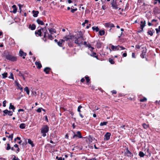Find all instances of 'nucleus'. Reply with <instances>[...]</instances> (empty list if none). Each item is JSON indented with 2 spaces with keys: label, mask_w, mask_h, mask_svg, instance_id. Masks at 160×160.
Returning a JSON list of instances; mask_svg holds the SVG:
<instances>
[{
  "label": "nucleus",
  "mask_w": 160,
  "mask_h": 160,
  "mask_svg": "<svg viewBox=\"0 0 160 160\" xmlns=\"http://www.w3.org/2000/svg\"><path fill=\"white\" fill-rule=\"evenodd\" d=\"M64 40L60 39L58 42L57 44L59 47H62V44L65 41H68V44L69 47H72L73 46V41L72 39L74 38V36L72 35H66L63 38Z\"/></svg>",
  "instance_id": "1"
},
{
  "label": "nucleus",
  "mask_w": 160,
  "mask_h": 160,
  "mask_svg": "<svg viewBox=\"0 0 160 160\" xmlns=\"http://www.w3.org/2000/svg\"><path fill=\"white\" fill-rule=\"evenodd\" d=\"M75 39L74 41V43L77 44L78 46H80L81 44H83V41L84 40L82 36H81L78 38L74 37V38L73 39ZM72 40H73V39Z\"/></svg>",
  "instance_id": "2"
},
{
  "label": "nucleus",
  "mask_w": 160,
  "mask_h": 160,
  "mask_svg": "<svg viewBox=\"0 0 160 160\" xmlns=\"http://www.w3.org/2000/svg\"><path fill=\"white\" fill-rule=\"evenodd\" d=\"M49 128L47 125L43 126L41 129V133L42 134V136L45 137L46 136V133L49 131Z\"/></svg>",
  "instance_id": "3"
},
{
  "label": "nucleus",
  "mask_w": 160,
  "mask_h": 160,
  "mask_svg": "<svg viewBox=\"0 0 160 160\" xmlns=\"http://www.w3.org/2000/svg\"><path fill=\"white\" fill-rule=\"evenodd\" d=\"M6 58L8 60L12 61H15L17 60V58L14 56L9 54H8L6 56Z\"/></svg>",
  "instance_id": "4"
},
{
  "label": "nucleus",
  "mask_w": 160,
  "mask_h": 160,
  "mask_svg": "<svg viewBox=\"0 0 160 160\" xmlns=\"http://www.w3.org/2000/svg\"><path fill=\"white\" fill-rule=\"evenodd\" d=\"M142 48L143 49L142 54H141V57L143 58H145L146 55V53L147 52V49L145 47H142Z\"/></svg>",
  "instance_id": "5"
},
{
  "label": "nucleus",
  "mask_w": 160,
  "mask_h": 160,
  "mask_svg": "<svg viewBox=\"0 0 160 160\" xmlns=\"http://www.w3.org/2000/svg\"><path fill=\"white\" fill-rule=\"evenodd\" d=\"M73 133L74 134V135L73 136L72 138H74L76 137H77L78 138H82L83 137L81 135V134L80 132L79 131H78L77 132L76 134H75V133L73 132Z\"/></svg>",
  "instance_id": "6"
},
{
  "label": "nucleus",
  "mask_w": 160,
  "mask_h": 160,
  "mask_svg": "<svg viewBox=\"0 0 160 160\" xmlns=\"http://www.w3.org/2000/svg\"><path fill=\"white\" fill-rule=\"evenodd\" d=\"M125 154L128 157H132L133 155L132 153L128 150V148L126 149V152H125Z\"/></svg>",
  "instance_id": "7"
},
{
  "label": "nucleus",
  "mask_w": 160,
  "mask_h": 160,
  "mask_svg": "<svg viewBox=\"0 0 160 160\" xmlns=\"http://www.w3.org/2000/svg\"><path fill=\"white\" fill-rule=\"evenodd\" d=\"M111 135V134L110 133L107 132L104 135V139H106V140H109L110 139Z\"/></svg>",
  "instance_id": "8"
},
{
  "label": "nucleus",
  "mask_w": 160,
  "mask_h": 160,
  "mask_svg": "<svg viewBox=\"0 0 160 160\" xmlns=\"http://www.w3.org/2000/svg\"><path fill=\"white\" fill-rule=\"evenodd\" d=\"M19 54L20 56L22 57L23 59L25 58V56H26L27 54L26 53L24 52L22 50H20L19 51Z\"/></svg>",
  "instance_id": "9"
},
{
  "label": "nucleus",
  "mask_w": 160,
  "mask_h": 160,
  "mask_svg": "<svg viewBox=\"0 0 160 160\" xmlns=\"http://www.w3.org/2000/svg\"><path fill=\"white\" fill-rule=\"evenodd\" d=\"M141 24H140V27H141V28L142 29V31L143 30V28L146 25V22L145 20L142 21L140 22Z\"/></svg>",
  "instance_id": "10"
},
{
  "label": "nucleus",
  "mask_w": 160,
  "mask_h": 160,
  "mask_svg": "<svg viewBox=\"0 0 160 160\" xmlns=\"http://www.w3.org/2000/svg\"><path fill=\"white\" fill-rule=\"evenodd\" d=\"M105 26L107 27L114 28L115 26L114 24L110 23H106L105 24Z\"/></svg>",
  "instance_id": "11"
},
{
  "label": "nucleus",
  "mask_w": 160,
  "mask_h": 160,
  "mask_svg": "<svg viewBox=\"0 0 160 160\" xmlns=\"http://www.w3.org/2000/svg\"><path fill=\"white\" fill-rule=\"evenodd\" d=\"M82 108V106H81V105H79L78 107V109H77L78 111L79 112V114L80 116L82 118L83 117V116H82V115L81 113V111L80 110V109L81 108Z\"/></svg>",
  "instance_id": "12"
},
{
  "label": "nucleus",
  "mask_w": 160,
  "mask_h": 160,
  "mask_svg": "<svg viewBox=\"0 0 160 160\" xmlns=\"http://www.w3.org/2000/svg\"><path fill=\"white\" fill-rule=\"evenodd\" d=\"M35 64L36 66H37V68H38L40 69L42 67V65L39 61H36L35 62Z\"/></svg>",
  "instance_id": "13"
},
{
  "label": "nucleus",
  "mask_w": 160,
  "mask_h": 160,
  "mask_svg": "<svg viewBox=\"0 0 160 160\" xmlns=\"http://www.w3.org/2000/svg\"><path fill=\"white\" fill-rule=\"evenodd\" d=\"M48 29L51 34H53L54 33H56V30L54 28H51L50 29Z\"/></svg>",
  "instance_id": "14"
},
{
  "label": "nucleus",
  "mask_w": 160,
  "mask_h": 160,
  "mask_svg": "<svg viewBox=\"0 0 160 160\" xmlns=\"http://www.w3.org/2000/svg\"><path fill=\"white\" fill-rule=\"evenodd\" d=\"M15 82L18 88L20 90H22L23 89L21 87V86L18 83V82L17 81H15Z\"/></svg>",
  "instance_id": "15"
},
{
  "label": "nucleus",
  "mask_w": 160,
  "mask_h": 160,
  "mask_svg": "<svg viewBox=\"0 0 160 160\" xmlns=\"http://www.w3.org/2000/svg\"><path fill=\"white\" fill-rule=\"evenodd\" d=\"M111 48L113 50H119V48H118V45L114 46L112 45Z\"/></svg>",
  "instance_id": "16"
},
{
  "label": "nucleus",
  "mask_w": 160,
  "mask_h": 160,
  "mask_svg": "<svg viewBox=\"0 0 160 160\" xmlns=\"http://www.w3.org/2000/svg\"><path fill=\"white\" fill-rule=\"evenodd\" d=\"M32 13H33V16L34 17H36L38 16V14L39 13V12L38 11L33 10Z\"/></svg>",
  "instance_id": "17"
},
{
  "label": "nucleus",
  "mask_w": 160,
  "mask_h": 160,
  "mask_svg": "<svg viewBox=\"0 0 160 160\" xmlns=\"http://www.w3.org/2000/svg\"><path fill=\"white\" fill-rule=\"evenodd\" d=\"M102 45V43L100 41H98L97 42L96 46L97 48H100Z\"/></svg>",
  "instance_id": "18"
},
{
  "label": "nucleus",
  "mask_w": 160,
  "mask_h": 160,
  "mask_svg": "<svg viewBox=\"0 0 160 160\" xmlns=\"http://www.w3.org/2000/svg\"><path fill=\"white\" fill-rule=\"evenodd\" d=\"M41 29H39L37 31H36L35 32V34L36 35H38V36H41L42 34V32Z\"/></svg>",
  "instance_id": "19"
},
{
  "label": "nucleus",
  "mask_w": 160,
  "mask_h": 160,
  "mask_svg": "<svg viewBox=\"0 0 160 160\" xmlns=\"http://www.w3.org/2000/svg\"><path fill=\"white\" fill-rule=\"evenodd\" d=\"M51 68H50L46 67L44 69V71L45 72L46 74H48Z\"/></svg>",
  "instance_id": "20"
},
{
  "label": "nucleus",
  "mask_w": 160,
  "mask_h": 160,
  "mask_svg": "<svg viewBox=\"0 0 160 160\" xmlns=\"http://www.w3.org/2000/svg\"><path fill=\"white\" fill-rule=\"evenodd\" d=\"M29 28H30L31 30H34L35 29L36 26L34 24H32V25L31 24L29 25Z\"/></svg>",
  "instance_id": "21"
},
{
  "label": "nucleus",
  "mask_w": 160,
  "mask_h": 160,
  "mask_svg": "<svg viewBox=\"0 0 160 160\" xmlns=\"http://www.w3.org/2000/svg\"><path fill=\"white\" fill-rule=\"evenodd\" d=\"M37 22L38 24L41 25H44V23L40 19H38L37 20Z\"/></svg>",
  "instance_id": "22"
},
{
  "label": "nucleus",
  "mask_w": 160,
  "mask_h": 160,
  "mask_svg": "<svg viewBox=\"0 0 160 160\" xmlns=\"http://www.w3.org/2000/svg\"><path fill=\"white\" fill-rule=\"evenodd\" d=\"M12 7L13 8V10L12 12L14 13H16L17 11V8L16 6L15 5H13Z\"/></svg>",
  "instance_id": "23"
},
{
  "label": "nucleus",
  "mask_w": 160,
  "mask_h": 160,
  "mask_svg": "<svg viewBox=\"0 0 160 160\" xmlns=\"http://www.w3.org/2000/svg\"><path fill=\"white\" fill-rule=\"evenodd\" d=\"M28 143L30 144L31 145L32 147H33L34 146V145L33 143V142L30 139H28Z\"/></svg>",
  "instance_id": "24"
},
{
  "label": "nucleus",
  "mask_w": 160,
  "mask_h": 160,
  "mask_svg": "<svg viewBox=\"0 0 160 160\" xmlns=\"http://www.w3.org/2000/svg\"><path fill=\"white\" fill-rule=\"evenodd\" d=\"M13 134L12 133L10 135L8 136V135H6V137L10 139L11 140H12L13 138Z\"/></svg>",
  "instance_id": "25"
},
{
  "label": "nucleus",
  "mask_w": 160,
  "mask_h": 160,
  "mask_svg": "<svg viewBox=\"0 0 160 160\" xmlns=\"http://www.w3.org/2000/svg\"><path fill=\"white\" fill-rule=\"evenodd\" d=\"M26 127V125L24 123H22L20 125L19 128L21 129H24Z\"/></svg>",
  "instance_id": "26"
},
{
  "label": "nucleus",
  "mask_w": 160,
  "mask_h": 160,
  "mask_svg": "<svg viewBox=\"0 0 160 160\" xmlns=\"http://www.w3.org/2000/svg\"><path fill=\"white\" fill-rule=\"evenodd\" d=\"M92 28L93 31H96L97 32L99 31V28L98 27L94 26Z\"/></svg>",
  "instance_id": "27"
},
{
  "label": "nucleus",
  "mask_w": 160,
  "mask_h": 160,
  "mask_svg": "<svg viewBox=\"0 0 160 160\" xmlns=\"http://www.w3.org/2000/svg\"><path fill=\"white\" fill-rule=\"evenodd\" d=\"M9 109H12L13 111L14 112V110L15 109V108L14 106L13 105H12V103H10V104Z\"/></svg>",
  "instance_id": "28"
},
{
  "label": "nucleus",
  "mask_w": 160,
  "mask_h": 160,
  "mask_svg": "<svg viewBox=\"0 0 160 160\" xmlns=\"http://www.w3.org/2000/svg\"><path fill=\"white\" fill-rule=\"evenodd\" d=\"M42 29L44 34H48V31L46 29V27L43 28H42Z\"/></svg>",
  "instance_id": "29"
},
{
  "label": "nucleus",
  "mask_w": 160,
  "mask_h": 160,
  "mask_svg": "<svg viewBox=\"0 0 160 160\" xmlns=\"http://www.w3.org/2000/svg\"><path fill=\"white\" fill-rule=\"evenodd\" d=\"M24 90L25 91H26L28 95L29 94V90L28 89V87H26L24 89Z\"/></svg>",
  "instance_id": "30"
},
{
  "label": "nucleus",
  "mask_w": 160,
  "mask_h": 160,
  "mask_svg": "<svg viewBox=\"0 0 160 160\" xmlns=\"http://www.w3.org/2000/svg\"><path fill=\"white\" fill-rule=\"evenodd\" d=\"M99 34L100 36H102L105 34V31L103 30H100L99 32Z\"/></svg>",
  "instance_id": "31"
},
{
  "label": "nucleus",
  "mask_w": 160,
  "mask_h": 160,
  "mask_svg": "<svg viewBox=\"0 0 160 160\" xmlns=\"http://www.w3.org/2000/svg\"><path fill=\"white\" fill-rule=\"evenodd\" d=\"M108 122H101L100 123V126H103L104 125H106L107 124Z\"/></svg>",
  "instance_id": "32"
},
{
  "label": "nucleus",
  "mask_w": 160,
  "mask_h": 160,
  "mask_svg": "<svg viewBox=\"0 0 160 160\" xmlns=\"http://www.w3.org/2000/svg\"><path fill=\"white\" fill-rule=\"evenodd\" d=\"M2 78H5L7 77L8 73L7 72H5L2 74Z\"/></svg>",
  "instance_id": "33"
},
{
  "label": "nucleus",
  "mask_w": 160,
  "mask_h": 160,
  "mask_svg": "<svg viewBox=\"0 0 160 160\" xmlns=\"http://www.w3.org/2000/svg\"><path fill=\"white\" fill-rule=\"evenodd\" d=\"M139 155L140 156V157H143L144 156L145 154L143 153V152L140 151L139 152Z\"/></svg>",
  "instance_id": "34"
},
{
  "label": "nucleus",
  "mask_w": 160,
  "mask_h": 160,
  "mask_svg": "<svg viewBox=\"0 0 160 160\" xmlns=\"http://www.w3.org/2000/svg\"><path fill=\"white\" fill-rule=\"evenodd\" d=\"M8 110L7 109H6L5 110H4L3 111V116H5L7 115V114H8Z\"/></svg>",
  "instance_id": "35"
},
{
  "label": "nucleus",
  "mask_w": 160,
  "mask_h": 160,
  "mask_svg": "<svg viewBox=\"0 0 160 160\" xmlns=\"http://www.w3.org/2000/svg\"><path fill=\"white\" fill-rule=\"evenodd\" d=\"M12 157L13 158L12 160H20L18 157L16 158V156L14 155H13Z\"/></svg>",
  "instance_id": "36"
},
{
  "label": "nucleus",
  "mask_w": 160,
  "mask_h": 160,
  "mask_svg": "<svg viewBox=\"0 0 160 160\" xmlns=\"http://www.w3.org/2000/svg\"><path fill=\"white\" fill-rule=\"evenodd\" d=\"M112 5V6L115 9H117L118 8V7L117 6L115 5L113 3V2H112L111 3Z\"/></svg>",
  "instance_id": "37"
},
{
  "label": "nucleus",
  "mask_w": 160,
  "mask_h": 160,
  "mask_svg": "<svg viewBox=\"0 0 160 160\" xmlns=\"http://www.w3.org/2000/svg\"><path fill=\"white\" fill-rule=\"evenodd\" d=\"M109 62L111 64H113L114 63V62L113 61V59H112V58H110L109 59Z\"/></svg>",
  "instance_id": "38"
},
{
  "label": "nucleus",
  "mask_w": 160,
  "mask_h": 160,
  "mask_svg": "<svg viewBox=\"0 0 160 160\" xmlns=\"http://www.w3.org/2000/svg\"><path fill=\"white\" fill-rule=\"evenodd\" d=\"M142 126L145 129H147L148 128V126L146 123H144L142 124Z\"/></svg>",
  "instance_id": "39"
},
{
  "label": "nucleus",
  "mask_w": 160,
  "mask_h": 160,
  "mask_svg": "<svg viewBox=\"0 0 160 160\" xmlns=\"http://www.w3.org/2000/svg\"><path fill=\"white\" fill-rule=\"evenodd\" d=\"M7 147L6 148V149L7 150H8L11 149V147L10 146V145L9 143L7 144Z\"/></svg>",
  "instance_id": "40"
},
{
  "label": "nucleus",
  "mask_w": 160,
  "mask_h": 160,
  "mask_svg": "<svg viewBox=\"0 0 160 160\" xmlns=\"http://www.w3.org/2000/svg\"><path fill=\"white\" fill-rule=\"evenodd\" d=\"M8 78H12L14 80V77L13 76V74L12 72L10 73V75L9 76Z\"/></svg>",
  "instance_id": "41"
},
{
  "label": "nucleus",
  "mask_w": 160,
  "mask_h": 160,
  "mask_svg": "<svg viewBox=\"0 0 160 160\" xmlns=\"http://www.w3.org/2000/svg\"><path fill=\"white\" fill-rule=\"evenodd\" d=\"M48 39L50 40H52L53 39V38L51 34H48Z\"/></svg>",
  "instance_id": "42"
},
{
  "label": "nucleus",
  "mask_w": 160,
  "mask_h": 160,
  "mask_svg": "<svg viewBox=\"0 0 160 160\" xmlns=\"http://www.w3.org/2000/svg\"><path fill=\"white\" fill-rule=\"evenodd\" d=\"M118 48H119V50H124L125 48L122 46L118 45Z\"/></svg>",
  "instance_id": "43"
},
{
  "label": "nucleus",
  "mask_w": 160,
  "mask_h": 160,
  "mask_svg": "<svg viewBox=\"0 0 160 160\" xmlns=\"http://www.w3.org/2000/svg\"><path fill=\"white\" fill-rule=\"evenodd\" d=\"M96 53L94 52L92 53V55L91 56L93 57H94L98 59V56H96Z\"/></svg>",
  "instance_id": "44"
},
{
  "label": "nucleus",
  "mask_w": 160,
  "mask_h": 160,
  "mask_svg": "<svg viewBox=\"0 0 160 160\" xmlns=\"http://www.w3.org/2000/svg\"><path fill=\"white\" fill-rule=\"evenodd\" d=\"M13 112L11 111H8V114L9 116H11L12 115Z\"/></svg>",
  "instance_id": "45"
},
{
  "label": "nucleus",
  "mask_w": 160,
  "mask_h": 160,
  "mask_svg": "<svg viewBox=\"0 0 160 160\" xmlns=\"http://www.w3.org/2000/svg\"><path fill=\"white\" fill-rule=\"evenodd\" d=\"M85 78L87 82L88 83L90 81L89 77L88 76H85Z\"/></svg>",
  "instance_id": "46"
},
{
  "label": "nucleus",
  "mask_w": 160,
  "mask_h": 160,
  "mask_svg": "<svg viewBox=\"0 0 160 160\" xmlns=\"http://www.w3.org/2000/svg\"><path fill=\"white\" fill-rule=\"evenodd\" d=\"M71 12L72 13H74L75 11H76L77 10V8H76L75 9H72V8H71Z\"/></svg>",
  "instance_id": "47"
},
{
  "label": "nucleus",
  "mask_w": 160,
  "mask_h": 160,
  "mask_svg": "<svg viewBox=\"0 0 160 160\" xmlns=\"http://www.w3.org/2000/svg\"><path fill=\"white\" fill-rule=\"evenodd\" d=\"M18 6L19 7V9L20 10V12H21V11H22L21 8L22 7L23 5H21L20 4H18Z\"/></svg>",
  "instance_id": "48"
},
{
  "label": "nucleus",
  "mask_w": 160,
  "mask_h": 160,
  "mask_svg": "<svg viewBox=\"0 0 160 160\" xmlns=\"http://www.w3.org/2000/svg\"><path fill=\"white\" fill-rule=\"evenodd\" d=\"M148 33L151 36H152L153 35V33L151 31H148Z\"/></svg>",
  "instance_id": "49"
},
{
  "label": "nucleus",
  "mask_w": 160,
  "mask_h": 160,
  "mask_svg": "<svg viewBox=\"0 0 160 160\" xmlns=\"http://www.w3.org/2000/svg\"><path fill=\"white\" fill-rule=\"evenodd\" d=\"M147 100V98H143L142 99H141L140 100V101L141 102H143L145 101H146Z\"/></svg>",
  "instance_id": "50"
},
{
  "label": "nucleus",
  "mask_w": 160,
  "mask_h": 160,
  "mask_svg": "<svg viewBox=\"0 0 160 160\" xmlns=\"http://www.w3.org/2000/svg\"><path fill=\"white\" fill-rule=\"evenodd\" d=\"M158 2L159 4H160V0H155V2H154V4H156L157 3V2Z\"/></svg>",
  "instance_id": "51"
},
{
  "label": "nucleus",
  "mask_w": 160,
  "mask_h": 160,
  "mask_svg": "<svg viewBox=\"0 0 160 160\" xmlns=\"http://www.w3.org/2000/svg\"><path fill=\"white\" fill-rule=\"evenodd\" d=\"M42 109V108H39L37 110V111L38 112H41V110Z\"/></svg>",
  "instance_id": "52"
},
{
  "label": "nucleus",
  "mask_w": 160,
  "mask_h": 160,
  "mask_svg": "<svg viewBox=\"0 0 160 160\" xmlns=\"http://www.w3.org/2000/svg\"><path fill=\"white\" fill-rule=\"evenodd\" d=\"M6 100H4L3 102V106L4 107H5L6 106Z\"/></svg>",
  "instance_id": "53"
},
{
  "label": "nucleus",
  "mask_w": 160,
  "mask_h": 160,
  "mask_svg": "<svg viewBox=\"0 0 160 160\" xmlns=\"http://www.w3.org/2000/svg\"><path fill=\"white\" fill-rule=\"evenodd\" d=\"M24 75V74L22 73L21 72H19V76H21L22 77Z\"/></svg>",
  "instance_id": "54"
},
{
  "label": "nucleus",
  "mask_w": 160,
  "mask_h": 160,
  "mask_svg": "<svg viewBox=\"0 0 160 160\" xmlns=\"http://www.w3.org/2000/svg\"><path fill=\"white\" fill-rule=\"evenodd\" d=\"M56 159H57V160H62V157L59 158L58 156H57Z\"/></svg>",
  "instance_id": "55"
},
{
  "label": "nucleus",
  "mask_w": 160,
  "mask_h": 160,
  "mask_svg": "<svg viewBox=\"0 0 160 160\" xmlns=\"http://www.w3.org/2000/svg\"><path fill=\"white\" fill-rule=\"evenodd\" d=\"M132 57L133 58H136L134 53V52L132 53Z\"/></svg>",
  "instance_id": "56"
},
{
  "label": "nucleus",
  "mask_w": 160,
  "mask_h": 160,
  "mask_svg": "<svg viewBox=\"0 0 160 160\" xmlns=\"http://www.w3.org/2000/svg\"><path fill=\"white\" fill-rule=\"evenodd\" d=\"M111 92L112 93V94H116L117 93V91L116 90H112L111 91Z\"/></svg>",
  "instance_id": "57"
},
{
  "label": "nucleus",
  "mask_w": 160,
  "mask_h": 160,
  "mask_svg": "<svg viewBox=\"0 0 160 160\" xmlns=\"http://www.w3.org/2000/svg\"><path fill=\"white\" fill-rule=\"evenodd\" d=\"M135 47L136 48H138V49H140V46L138 45H137Z\"/></svg>",
  "instance_id": "58"
},
{
  "label": "nucleus",
  "mask_w": 160,
  "mask_h": 160,
  "mask_svg": "<svg viewBox=\"0 0 160 160\" xmlns=\"http://www.w3.org/2000/svg\"><path fill=\"white\" fill-rule=\"evenodd\" d=\"M127 56V54L126 53H124L122 54V56L123 57H126Z\"/></svg>",
  "instance_id": "59"
},
{
  "label": "nucleus",
  "mask_w": 160,
  "mask_h": 160,
  "mask_svg": "<svg viewBox=\"0 0 160 160\" xmlns=\"http://www.w3.org/2000/svg\"><path fill=\"white\" fill-rule=\"evenodd\" d=\"M155 30L157 33H158L159 32H160V30H159L158 28H156Z\"/></svg>",
  "instance_id": "60"
},
{
  "label": "nucleus",
  "mask_w": 160,
  "mask_h": 160,
  "mask_svg": "<svg viewBox=\"0 0 160 160\" xmlns=\"http://www.w3.org/2000/svg\"><path fill=\"white\" fill-rule=\"evenodd\" d=\"M18 112H23L24 111V110L23 109H20L18 110Z\"/></svg>",
  "instance_id": "61"
},
{
  "label": "nucleus",
  "mask_w": 160,
  "mask_h": 160,
  "mask_svg": "<svg viewBox=\"0 0 160 160\" xmlns=\"http://www.w3.org/2000/svg\"><path fill=\"white\" fill-rule=\"evenodd\" d=\"M85 81V79L84 78H82L81 80V82H83Z\"/></svg>",
  "instance_id": "62"
},
{
  "label": "nucleus",
  "mask_w": 160,
  "mask_h": 160,
  "mask_svg": "<svg viewBox=\"0 0 160 160\" xmlns=\"http://www.w3.org/2000/svg\"><path fill=\"white\" fill-rule=\"evenodd\" d=\"M14 147L15 148H18V145L16 144L14 145Z\"/></svg>",
  "instance_id": "63"
},
{
  "label": "nucleus",
  "mask_w": 160,
  "mask_h": 160,
  "mask_svg": "<svg viewBox=\"0 0 160 160\" xmlns=\"http://www.w3.org/2000/svg\"><path fill=\"white\" fill-rule=\"evenodd\" d=\"M86 47H88V48H90L91 47V45L89 44L88 45V44Z\"/></svg>",
  "instance_id": "64"
}]
</instances>
